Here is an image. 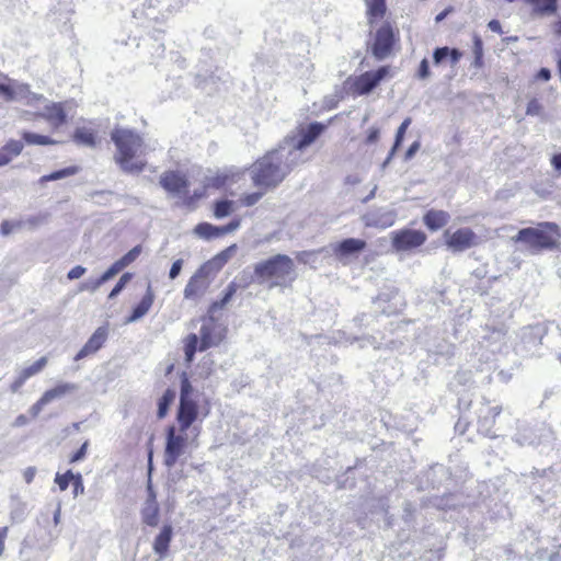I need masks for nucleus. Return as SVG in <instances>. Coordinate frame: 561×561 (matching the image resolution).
<instances>
[{"mask_svg":"<svg viewBox=\"0 0 561 561\" xmlns=\"http://www.w3.org/2000/svg\"><path fill=\"white\" fill-rule=\"evenodd\" d=\"M299 165L290 152L279 144L252 165L251 178L255 186L267 190L276 187Z\"/></svg>","mask_w":561,"mask_h":561,"instance_id":"1","label":"nucleus"},{"mask_svg":"<svg viewBox=\"0 0 561 561\" xmlns=\"http://www.w3.org/2000/svg\"><path fill=\"white\" fill-rule=\"evenodd\" d=\"M111 139L117 150L114 159L121 169L127 173L141 172L146 165L142 157L147 153L142 138L131 129L115 128Z\"/></svg>","mask_w":561,"mask_h":561,"instance_id":"2","label":"nucleus"},{"mask_svg":"<svg viewBox=\"0 0 561 561\" xmlns=\"http://www.w3.org/2000/svg\"><path fill=\"white\" fill-rule=\"evenodd\" d=\"M296 279L294 261L286 254H276L254 265L252 283L263 285L268 282V288L289 287Z\"/></svg>","mask_w":561,"mask_h":561,"instance_id":"3","label":"nucleus"},{"mask_svg":"<svg viewBox=\"0 0 561 561\" xmlns=\"http://www.w3.org/2000/svg\"><path fill=\"white\" fill-rule=\"evenodd\" d=\"M558 225L554 222H541L537 228H524L513 238L515 242L526 243L533 251L552 249L556 247V239L551 232H558Z\"/></svg>","mask_w":561,"mask_h":561,"instance_id":"4","label":"nucleus"},{"mask_svg":"<svg viewBox=\"0 0 561 561\" xmlns=\"http://www.w3.org/2000/svg\"><path fill=\"white\" fill-rule=\"evenodd\" d=\"M324 130V125L321 123H311L306 128H300L297 134L288 135L280 142L288 152L301 165L307 161L305 150L310 146Z\"/></svg>","mask_w":561,"mask_h":561,"instance_id":"5","label":"nucleus"},{"mask_svg":"<svg viewBox=\"0 0 561 561\" xmlns=\"http://www.w3.org/2000/svg\"><path fill=\"white\" fill-rule=\"evenodd\" d=\"M554 439V433L550 426L542 423L535 427L526 426L519 428L514 440L519 446L548 445Z\"/></svg>","mask_w":561,"mask_h":561,"instance_id":"6","label":"nucleus"},{"mask_svg":"<svg viewBox=\"0 0 561 561\" xmlns=\"http://www.w3.org/2000/svg\"><path fill=\"white\" fill-rule=\"evenodd\" d=\"M187 444V435L185 433H176L175 426H169L167 430V442L164 448V465L172 468L179 458L184 454Z\"/></svg>","mask_w":561,"mask_h":561,"instance_id":"7","label":"nucleus"},{"mask_svg":"<svg viewBox=\"0 0 561 561\" xmlns=\"http://www.w3.org/2000/svg\"><path fill=\"white\" fill-rule=\"evenodd\" d=\"M0 94L7 102L19 101L26 105H34L43 96L30 90L27 84L14 82L13 85L0 83Z\"/></svg>","mask_w":561,"mask_h":561,"instance_id":"8","label":"nucleus"},{"mask_svg":"<svg viewBox=\"0 0 561 561\" xmlns=\"http://www.w3.org/2000/svg\"><path fill=\"white\" fill-rule=\"evenodd\" d=\"M396 219L397 211L389 207L371 208L362 216V221L365 227L377 229H387L393 226Z\"/></svg>","mask_w":561,"mask_h":561,"instance_id":"9","label":"nucleus"},{"mask_svg":"<svg viewBox=\"0 0 561 561\" xmlns=\"http://www.w3.org/2000/svg\"><path fill=\"white\" fill-rule=\"evenodd\" d=\"M392 247L397 251H410L421 247L426 241V234L421 230L401 229L393 231Z\"/></svg>","mask_w":561,"mask_h":561,"instance_id":"10","label":"nucleus"},{"mask_svg":"<svg viewBox=\"0 0 561 561\" xmlns=\"http://www.w3.org/2000/svg\"><path fill=\"white\" fill-rule=\"evenodd\" d=\"M446 244L454 252H463L478 243L477 234L470 228H460L450 233L445 231Z\"/></svg>","mask_w":561,"mask_h":561,"instance_id":"11","label":"nucleus"},{"mask_svg":"<svg viewBox=\"0 0 561 561\" xmlns=\"http://www.w3.org/2000/svg\"><path fill=\"white\" fill-rule=\"evenodd\" d=\"M394 43V34L389 24L379 27L375 35V42L371 47L373 55L378 60L387 58Z\"/></svg>","mask_w":561,"mask_h":561,"instance_id":"12","label":"nucleus"},{"mask_svg":"<svg viewBox=\"0 0 561 561\" xmlns=\"http://www.w3.org/2000/svg\"><path fill=\"white\" fill-rule=\"evenodd\" d=\"M389 73V67L382 66L377 70L366 71L355 79L354 87L359 95L370 93Z\"/></svg>","mask_w":561,"mask_h":561,"instance_id":"13","label":"nucleus"},{"mask_svg":"<svg viewBox=\"0 0 561 561\" xmlns=\"http://www.w3.org/2000/svg\"><path fill=\"white\" fill-rule=\"evenodd\" d=\"M240 225V218H234L225 226H214L208 222H201L194 228V233L202 239L210 240L236 231L239 229Z\"/></svg>","mask_w":561,"mask_h":561,"instance_id":"14","label":"nucleus"},{"mask_svg":"<svg viewBox=\"0 0 561 561\" xmlns=\"http://www.w3.org/2000/svg\"><path fill=\"white\" fill-rule=\"evenodd\" d=\"M502 412L501 405L491 407L489 402L483 403L479 409L478 431L488 437H495L493 431L495 419Z\"/></svg>","mask_w":561,"mask_h":561,"instance_id":"15","label":"nucleus"},{"mask_svg":"<svg viewBox=\"0 0 561 561\" xmlns=\"http://www.w3.org/2000/svg\"><path fill=\"white\" fill-rule=\"evenodd\" d=\"M108 337V325L99 327L89 337L82 348L76 354L75 360H81L90 355L95 354L102 348Z\"/></svg>","mask_w":561,"mask_h":561,"instance_id":"16","label":"nucleus"},{"mask_svg":"<svg viewBox=\"0 0 561 561\" xmlns=\"http://www.w3.org/2000/svg\"><path fill=\"white\" fill-rule=\"evenodd\" d=\"M209 286L207 280V266H201L190 278L184 288V298L193 299L202 296Z\"/></svg>","mask_w":561,"mask_h":561,"instance_id":"17","label":"nucleus"},{"mask_svg":"<svg viewBox=\"0 0 561 561\" xmlns=\"http://www.w3.org/2000/svg\"><path fill=\"white\" fill-rule=\"evenodd\" d=\"M160 185L173 195L185 193L188 187V181L184 174L179 171H168L160 176Z\"/></svg>","mask_w":561,"mask_h":561,"instance_id":"18","label":"nucleus"},{"mask_svg":"<svg viewBox=\"0 0 561 561\" xmlns=\"http://www.w3.org/2000/svg\"><path fill=\"white\" fill-rule=\"evenodd\" d=\"M198 415V407L194 400H180L176 420L180 432L185 433L195 422Z\"/></svg>","mask_w":561,"mask_h":561,"instance_id":"19","label":"nucleus"},{"mask_svg":"<svg viewBox=\"0 0 561 561\" xmlns=\"http://www.w3.org/2000/svg\"><path fill=\"white\" fill-rule=\"evenodd\" d=\"M365 248L366 241L355 238H347L332 245L333 253L340 261L360 253Z\"/></svg>","mask_w":561,"mask_h":561,"instance_id":"20","label":"nucleus"},{"mask_svg":"<svg viewBox=\"0 0 561 561\" xmlns=\"http://www.w3.org/2000/svg\"><path fill=\"white\" fill-rule=\"evenodd\" d=\"M484 332L485 333L482 339L485 346L490 348L492 353L500 352L506 341V331L503 325L497 328H490L486 325L484 328Z\"/></svg>","mask_w":561,"mask_h":561,"instance_id":"21","label":"nucleus"},{"mask_svg":"<svg viewBox=\"0 0 561 561\" xmlns=\"http://www.w3.org/2000/svg\"><path fill=\"white\" fill-rule=\"evenodd\" d=\"M154 300V295L149 284L147 291L137 306L133 309L131 314L126 319V323L136 322L148 313Z\"/></svg>","mask_w":561,"mask_h":561,"instance_id":"22","label":"nucleus"},{"mask_svg":"<svg viewBox=\"0 0 561 561\" xmlns=\"http://www.w3.org/2000/svg\"><path fill=\"white\" fill-rule=\"evenodd\" d=\"M165 3H162L160 0H147V7H145L141 11L136 10L134 12V16L137 18L139 15H145L146 19L153 22H159V14L163 9L169 10L171 3L168 0H164Z\"/></svg>","mask_w":561,"mask_h":561,"instance_id":"23","label":"nucleus"},{"mask_svg":"<svg viewBox=\"0 0 561 561\" xmlns=\"http://www.w3.org/2000/svg\"><path fill=\"white\" fill-rule=\"evenodd\" d=\"M41 116L55 127L64 125L67 121V114L61 103H51L46 105Z\"/></svg>","mask_w":561,"mask_h":561,"instance_id":"24","label":"nucleus"},{"mask_svg":"<svg viewBox=\"0 0 561 561\" xmlns=\"http://www.w3.org/2000/svg\"><path fill=\"white\" fill-rule=\"evenodd\" d=\"M450 216L445 210H428L424 217V225L432 231H436L448 224Z\"/></svg>","mask_w":561,"mask_h":561,"instance_id":"25","label":"nucleus"},{"mask_svg":"<svg viewBox=\"0 0 561 561\" xmlns=\"http://www.w3.org/2000/svg\"><path fill=\"white\" fill-rule=\"evenodd\" d=\"M173 529L171 525H164L158 536L154 538L153 550L157 554L163 558L170 546L172 539Z\"/></svg>","mask_w":561,"mask_h":561,"instance_id":"26","label":"nucleus"},{"mask_svg":"<svg viewBox=\"0 0 561 561\" xmlns=\"http://www.w3.org/2000/svg\"><path fill=\"white\" fill-rule=\"evenodd\" d=\"M215 324L209 321L202 324L199 329L201 344L198 350L201 352L215 346L219 343L220 337L214 335Z\"/></svg>","mask_w":561,"mask_h":561,"instance_id":"27","label":"nucleus"},{"mask_svg":"<svg viewBox=\"0 0 561 561\" xmlns=\"http://www.w3.org/2000/svg\"><path fill=\"white\" fill-rule=\"evenodd\" d=\"M73 140L79 145L93 148L98 144V134L90 127H78L75 130Z\"/></svg>","mask_w":561,"mask_h":561,"instance_id":"28","label":"nucleus"},{"mask_svg":"<svg viewBox=\"0 0 561 561\" xmlns=\"http://www.w3.org/2000/svg\"><path fill=\"white\" fill-rule=\"evenodd\" d=\"M78 390V386L72 382H62L57 385L56 387L44 392V398L48 403L56 399H60L68 393L75 392Z\"/></svg>","mask_w":561,"mask_h":561,"instance_id":"29","label":"nucleus"},{"mask_svg":"<svg viewBox=\"0 0 561 561\" xmlns=\"http://www.w3.org/2000/svg\"><path fill=\"white\" fill-rule=\"evenodd\" d=\"M48 221V214L39 213L36 215L28 216L24 219L18 220L19 228H27L33 230L42 225H45Z\"/></svg>","mask_w":561,"mask_h":561,"instance_id":"30","label":"nucleus"},{"mask_svg":"<svg viewBox=\"0 0 561 561\" xmlns=\"http://www.w3.org/2000/svg\"><path fill=\"white\" fill-rule=\"evenodd\" d=\"M175 396H176V392L173 389H167L164 391V393L162 394V397L158 401L157 416L159 419H163L167 415L171 403L175 399Z\"/></svg>","mask_w":561,"mask_h":561,"instance_id":"31","label":"nucleus"},{"mask_svg":"<svg viewBox=\"0 0 561 561\" xmlns=\"http://www.w3.org/2000/svg\"><path fill=\"white\" fill-rule=\"evenodd\" d=\"M238 290V285L234 283V282H231L225 293H224V296L221 299L217 300V301H214L210 306V311L211 312H215L217 310H220L222 308H225L228 302L232 299V297L234 296V294L237 293Z\"/></svg>","mask_w":561,"mask_h":561,"instance_id":"32","label":"nucleus"},{"mask_svg":"<svg viewBox=\"0 0 561 561\" xmlns=\"http://www.w3.org/2000/svg\"><path fill=\"white\" fill-rule=\"evenodd\" d=\"M24 141L27 145H38V146H47L57 144L56 140L51 139L48 136L39 135L31 131H24L22 134Z\"/></svg>","mask_w":561,"mask_h":561,"instance_id":"33","label":"nucleus"},{"mask_svg":"<svg viewBox=\"0 0 561 561\" xmlns=\"http://www.w3.org/2000/svg\"><path fill=\"white\" fill-rule=\"evenodd\" d=\"M365 3L370 18L379 19L385 15L386 0H365Z\"/></svg>","mask_w":561,"mask_h":561,"instance_id":"34","label":"nucleus"},{"mask_svg":"<svg viewBox=\"0 0 561 561\" xmlns=\"http://www.w3.org/2000/svg\"><path fill=\"white\" fill-rule=\"evenodd\" d=\"M77 172H78V168L77 167H67V168H64L61 170L54 171V172H51V173H49L47 175L42 176L41 178V182L45 183V182H49V181L61 180V179H65L67 176L75 175Z\"/></svg>","mask_w":561,"mask_h":561,"instance_id":"35","label":"nucleus"},{"mask_svg":"<svg viewBox=\"0 0 561 561\" xmlns=\"http://www.w3.org/2000/svg\"><path fill=\"white\" fill-rule=\"evenodd\" d=\"M198 345V336L196 334H190L186 339L184 353L186 362L191 363L194 359L195 353L197 351Z\"/></svg>","mask_w":561,"mask_h":561,"instance_id":"36","label":"nucleus"},{"mask_svg":"<svg viewBox=\"0 0 561 561\" xmlns=\"http://www.w3.org/2000/svg\"><path fill=\"white\" fill-rule=\"evenodd\" d=\"M46 364H47V358L46 357H41L35 363H33L31 366L22 369L20 373L26 379H28L32 376H34V375L38 374L39 371H42L44 369V367L46 366Z\"/></svg>","mask_w":561,"mask_h":561,"instance_id":"37","label":"nucleus"},{"mask_svg":"<svg viewBox=\"0 0 561 561\" xmlns=\"http://www.w3.org/2000/svg\"><path fill=\"white\" fill-rule=\"evenodd\" d=\"M232 205H233V202L228 201V199H222V201L216 202L214 215L217 218H224V217L228 216L232 211Z\"/></svg>","mask_w":561,"mask_h":561,"instance_id":"38","label":"nucleus"},{"mask_svg":"<svg viewBox=\"0 0 561 561\" xmlns=\"http://www.w3.org/2000/svg\"><path fill=\"white\" fill-rule=\"evenodd\" d=\"M141 253V247L136 245L131 250H129L125 255H123L119 260L116 262L119 264V266L124 270L129 264H131Z\"/></svg>","mask_w":561,"mask_h":561,"instance_id":"39","label":"nucleus"},{"mask_svg":"<svg viewBox=\"0 0 561 561\" xmlns=\"http://www.w3.org/2000/svg\"><path fill=\"white\" fill-rule=\"evenodd\" d=\"M1 150L5 151L7 156L12 160L22 152L23 144L19 140H10L1 148Z\"/></svg>","mask_w":561,"mask_h":561,"instance_id":"40","label":"nucleus"},{"mask_svg":"<svg viewBox=\"0 0 561 561\" xmlns=\"http://www.w3.org/2000/svg\"><path fill=\"white\" fill-rule=\"evenodd\" d=\"M131 278H133L131 273H124L121 276V278L118 279V282L116 283V285L114 286V288L108 294V298L114 299L115 297H117L122 293V290L125 288V286L131 280Z\"/></svg>","mask_w":561,"mask_h":561,"instance_id":"41","label":"nucleus"},{"mask_svg":"<svg viewBox=\"0 0 561 561\" xmlns=\"http://www.w3.org/2000/svg\"><path fill=\"white\" fill-rule=\"evenodd\" d=\"M144 522L149 526H156L158 524V507L156 505H149L144 511Z\"/></svg>","mask_w":561,"mask_h":561,"instance_id":"42","label":"nucleus"},{"mask_svg":"<svg viewBox=\"0 0 561 561\" xmlns=\"http://www.w3.org/2000/svg\"><path fill=\"white\" fill-rule=\"evenodd\" d=\"M75 478V473L71 470H68L64 474L57 473L55 477V482L58 484L61 491L68 489L70 481Z\"/></svg>","mask_w":561,"mask_h":561,"instance_id":"43","label":"nucleus"},{"mask_svg":"<svg viewBox=\"0 0 561 561\" xmlns=\"http://www.w3.org/2000/svg\"><path fill=\"white\" fill-rule=\"evenodd\" d=\"M411 123H412L411 117H407L403 119V122L399 126L397 134H396V138H394V147L396 148H399L401 146L404 135H405V131L409 128V126L411 125Z\"/></svg>","mask_w":561,"mask_h":561,"instance_id":"44","label":"nucleus"},{"mask_svg":"<svg viewBox=\"0 0 561 561\" xmlns=\"http://www.w3.org/2000/svg\"><path fill=\"white\" fill-rule=\"evenodd\" d=\"M320 252H321V250H317V251H300V252H297L296 259L300 263L309 264L311 262H314L318 253H320Z\"/></svg>","mask_w":561,"mask_h":561,"instance_id":"45","label":"nucleus"},{"mask_svg":"<svg viewBox=\"0 0 561 561\" xmlns=\"http://www.w3.org/2000/svg\"><path fill=\"white\" fill-rule=\"evenodd\" d=\"M123 268L117 262H114L101 276L100 280L104 284L116 276Z\"/></svg>","mask_w":561,"mask_h":561,"instance_id":"46","label":"nucleus"},{"mask_svg":"<svg viewBox=\"0 0 561 561\" xmlns=\"http://www.w3.org/2000/svg\"><path fill=\"white\" fill-rule=\"evenodd\" d=\"M102 285H103V283L100 280V277H98V278H88L87 280L81 283L80 290H82V291L87 290V291H90V293H94Z\"/></svg>","mask_w":561,"mask_h":561,"instance_id":"47","label":"nucleus"},{"mask_svg":"<svg viewBox=\"0 0 561 561\" xmlns=\"http://www.w3.org/2000/svg\"><path fill=\"white\" fill-rule=\"evenodd\" d=\"M192 392H193V387H192L190 380L186 377H184L181 380L180 400H193Z\"/></svg>","mask_w":561,"mask_h":561,"instance_id":"48","label":"nucleus"},{"mask_svg":"<svg viewBox=\"0 0 561 561\" xmlns=\"http://www.w3.org/2000/svg\"><path fill=\"white\" fill-rule=\"evenodd\" d=\"M542 112V106L537 99H533L528 102L526 114L529 116H539Z\"/></svg>","mask_w":561,"mask_h":561,"instance_id":"49","label":"nucleus"},{"mask_svg":"<svg viewBox=\"0 0 561 561\" xmlns=\"http://www.w3.org/2000/svg\"><path fill=\"white\" fill-rule=\"evenodd\" d=\"M449 53V47H438L433 53V60L435 65L442 64L445 59H447Z\"/></svg>","mask_w":561,"mask_h":561,"instance_id":"50","label":"nucleus"},{"mask_svg":"<svg viewBox=\"0 0 561 561\" xmlns=\"http://www.w3.org/2000/svg\"><path fill=\"white\" fill-rule=\"evenodd\" d=\"M20 229L21 228H19L18 221L4 220L0 226V232L2 236H9L11 232Z\"/></svg>","mask_w":561,"mask_h":561,"instance_id":"51","label":"nucleus"},{"mask_svg":"<svg viewBox=\"0 0 561 561\" xmlns=\"http://www.w3.org/2000/svg\"><path fill=\"white\" fill-rule=\"evenodd\" d=\"M262 192L247 194L241 198V202L244 206H253L262 198Z\"/></svg>","mask_w":561,"mask_h":561,"instance_id":"52","label":"nucleus"},{"mask_svg":"<svg viewBox=\"0 0 561 561\" xmlns=\"http://www.w3.org/2000/svg\"><path fill=\"white\" fill-rule=\"evenodd\" d=\"M72 481H73V495L78 496L79 494H82L84 492L82 476L80 473H76Z\"/></svg>","mask_w":561,"mask_h":561,"instance_id":"53","label":"nucleus"},{"mask_svg":"<svg viewBox=\"0 0 561 561\" xmlns=\"http://www.w3.org/2000/svg\"><path fill=\"white\" fill-rule=\"evenodd\" d=\"M88 445H89V443L84 442L82 444V446L71 456V458H70L71 463H75V462H78V461H81L82 459H84L87 449H88Z\"/></svg>","mask_w":561,"mask_h":561,"instance_id":"54","label":"nucleus"},{"mask_svg":"<svg viewBox=\"0 0 561 561\" xmlns=\"http://www.w3.org/2000/svg\"><path fill=\"white\" fill-rule=\"evenodd\" d=\"M541 13H553L557 10L556 0H543V3L538 8Z\"/></svg>","mask_w":561,"mask_h":561,"instance_id":"55","label":"nucleus"},{"mask_svg":"<svg viewBox=\"0 0 561 561\" xmlns=\"http://www.w3.org/2000/svg\"><path fill=\"white\" fill-rule=\"evenodd\" d=\"M430 75H431V72H430L428 60L426 58H424L420 62L417 77L420 79H427L430 77Z\"/></svg>","mask_w":561,"mask_h":561,"instance_id":"56","label":"nucleus"},{"mask_svg":"<svg viewBox=\"0 0 561 561\" xmlns=\"http://www.w3.org/2000/svg\"><path fill=\"white\" fill-rule=\"evenodd\" d=\"M182 266H183V260L182 259L175 260L170 268L169 277L171 279H175L180 275Z\"/></svg>","mask_w":561,"mask_h":561,"instance_id":"57","label":"nucleus"},{"mask_svg":"<svg viewBox=\"0 0 561 561\" xmlns=\"http://www.w3.org/2000/svg\"><path fill=\"white\" fill-rule=\"evenodd\" d=\"M46 404H48V402L45 400L44 396H42L30 409L32 416H37Z\"/></svg>","mask_w":561,"mask_h":561,"instance_id":"58","label":"nucleus"},{"mask_svg":"<svg viewBox=\"0 0 561 561\" xmlns=\"http://www.w3.org/2000/svg\"><path fill=\"white\" fill-rule=\"evenodd\" d=\"M85 267L81 266V265H77L75 267H72L68 274H67V277L70 279V280H73V279H78L80 278L82 275H84L85 273Z\"/></svg>","mask_w":561,"mask_h":561,"instance_id":"59","label":"nucleus"},{"mask_svg":"<svg viewBox=\"0 0 561 561\" xmlns=\"http://www.w3.org/2000/svg\"><path fill=\"white\" fill-rule=\"evenodd\" d=\"M473 54L476 59L482 58L483 43L479 36H474L473 38Z\"/></svg>","mask_w":561,"mask_h":561,"instance_id":"60","label":"nucleus"},{"mask_svg":"<svg viewBox=\"0 0 561 561\" xmlns=\"http://www.w3.org/2000/svg\"><path fill=\"white\" fill-rule=\"evenodd\" d=\"M379 134H380L379 128L370 127L369 130H368V135H367V138H366L365 142L367 145H371V144L377 142L378 139H379Z\"/></svg>","mask_w":561,"mask_h":561,"instance_id":"61","label":"nucleus"},{"mask_svg":"<svg viewBox=\"0 0 561 561\" xmlns=\"http://www.w3.org/2000/svg\"><path fill=\"white\" fill-rule=\"evenodd\" d=\"M462 54L459 49L457 48H449V53H448V57L449 60H450V64L453 66L457 65L461 58Z\"/></svg>","mask_w":561,"mask_h":561,"instance_id":"62","label":"nucleus"},{"mask_svg":"<svg viewBox=\"0 0 561 561\" xmlns=\"http://www.w3.org/2000/svg\"><path fill=\"white\" fill-rule=\"evenodd\" d=\"M27 379L20 373L16 379L11 385V391L18 392Z\"/></svg>","mask_w":561,"mask_h":561,"instance_id":"63","label":"nucleus"},{"mask_svg":"<svg viewBox=\"0 0 561 561\" xmlns=\"http://www.w3.org/2000/svg\"><path fill=\"white\" fill-rule=\"evenodd\" d=\"M421 147V142L419 140L414 141L405 152V160H410L414 157V154L419 151Z\"/></svg>","mask_w":561,"mask_h":561,"instance_id":"64","label":"nucleus"}]
</instances>
